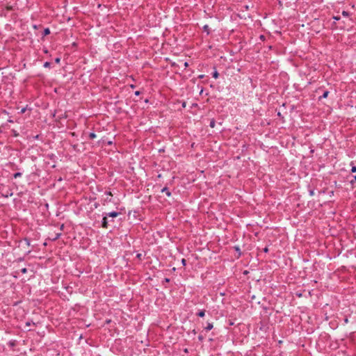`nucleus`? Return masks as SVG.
<instances>
[{
	"label": "nucleus",
	"mask_w": 356,
	"mask_h": 356,
	"mask_svg": "<svg viewBox=\"0 0 356 356\" xmlns=\"http://www.w3.org/2000/svg\"><path fill=\"white\" fill-rule=\"evenodd\" d=\"M120 214L121 213L120 212L117 211H111L109 213H104L102 222V227L103 228L107 229L109 225V222H113L114 218L118 217Z\"/></svg>",
	"instance_id": "nucleus-1"
},
{
	"label": "nucleus",
	"mask_w": 356,
	"mask_h": 356,
	"mask_svg": "<svg viewBox=\"0 0 356 356\" xmlns=\"http://www.w3.org/2000/svg\"><path fill=\"white\" fill-rule=\"evenodd\" d=\"M162 193H165L168 197L171 196V193L170 192L168 187H164L161 189Z\"/></svg>",
	"instance_id": "nucleus-2"
},
{
	"label": "nucleus",
	"mask_w": 356,
	"mask_h": 356,
	"mask_svg": "<svg viewBox=\"0 0 356 356\" xmlns=\"http://www.w3.org/2000/svg\"><path fill=\"white\" fill-rule=\"evenodd\" d=\"M329 94L328 90H325L323 92V95L318 97V100H321L322 99L327 98Z\"/></svg>",
	"instance_id": "nucleus-3"
},
{
	"label": "nucleus",
	"mask_w": 356,
	"mask_h": 356,
	"mask_svg": "<svg viewBox=\"0 0 356 356\" xmlns=\"http://www.w3.org/2000/svg\"><path fill=\"white\" fill-rule=\"evenodd\" d=\"M213 327V325L212 323H207V326L204 327L206 331H209Z\"/></svg>",
	"instance_id": "nucleus-4"
},
{
	"label": "nucleus",
	"mask_w": 356,
	"mask_h": 356,
	"mask_svg": "<svg viewBox=\"0 0 356 356\" xmlns=\"http://www.w3.org/2000/svg\"><path fill=\"white\" fill-rule=\"evenodd\" d=\"M197 315L199 316V317H204V315H205V310H200L197 313Z\"/></svg>",
	"instance_id": "nucleus-5"
},
{
	"label": "nucleus",
	"mask_w": 356,
	"mask_h": 356,
	"mask_svg": "<svg viewBox=\"0 0 356 356\" xmlns=\"http://www.w3.org/2000/svg\"><path fill=\"white\" fill-rule=\"evenodd\" d=\"M204 31L207 32V35L210 33V29L207 24L203 26Z\"/></svg>",
	"instance_id": "nucleus-6"
},
{
	"label": "nucleus",
	"mask_w": 356,
	"mask_h": 356,
	"mask_svg": "<svg viewBox=\"0 0 356 356\" xmlns=\"http://www.w3.org/2000/svg\"><path fill=\"white\" fill-rule=\"evenodd\" d=\"M50 33V30L49 28H46L44 29V31H43V35H47Z\"/></svg>",
	"instance_id": "nucleus-7"
},
{
	"label": "nucleus",
	"mask_w": 356,
	"mask_h": 356,
	"mask_svg": "<svg viewBox=\"0 0 356 356\" xmlns=\"http://www.w3.org/2000/svg\"><path fill=\"white\" fill-rule=\"evenodd\" d=\"M350 165H352V168H351V172L354 173V172H356V166L354 165L353 164V162L352 161L350 163Z\"/></svg>",
	"instance_id": "nucleus-8"
},
{
	"label": "nucleus",
	"mask_w": 356,
	"mask_h": 356,
	"mask_svg": "<svg viewBox=\"0 0 356 356\" xmlns=\"http://www.w3.org/2000/svg\"><path fill=\"white\" fill-rule=\"evenodd\" d=\"M215 124H216V121L214 119H212L211 121H210V123H209V126L211 127V128H213L215 127Z\"/></svg>",
	"instance_id": "nucleus-9"
},
{
	"label": "nucleus",
	"mask_w": 356,
	"mask_h": 356,
	"mask_svg": "<svg viewBox=\"0 0 356 356\" xmlns=\"http://www.w3.org/2000/svg\"><path fill=\"white\" fill-rule=\"evenodd\" d=\"M218 76H219V74H218V71H217V70H215V71L213 72V77L214 79H217V78H218Z\"/></svg>",
	"instance_id": "nucleus-10"
},
{
	"label": "nucleus",
	"mask_w": 356,
	"mask_h": 356,
	"mask_svg": "<svg viewBox=\"0 0 356 356\" xmlns=\"http://www.w3.org/2000/svg\"><path fill=\"white\" fill-rule=\"evenodd\" d=\"M21 176H22V173H21V172H15V173L13 175V177H14L15 179L18 178V177H20Z\"/></svg>",
	"instance_id": "nucleus-11"
},
{
	"label": "nucleus",
	"mask_w": 356,
	"mask_h": 356,
	"mask_svg": "<svg viewBox=\"0 0 356 356\" xmlns=\"http://www.w3.org/2000/svg\"><path fill=\"white\" fill-rule=\"evenodd\" d=\"M60 235H61V233H57V234H56L55 237H53L51 239L53 241H56L60 236Z\"/></svg>",
	"instance_id": "nucleus-12"
},
{
	"label": "nucleus",
	"mask_w": 356,
	"mask_h": 356,
	"mask_svg": "<svg viewBox=\"0 0 356 356\" xmlns=\"http://www.w3.org/2000/svg\"><path fill=\"white\" fill-rule=\"evenodd\" d=\"M89 138L90 139H94L96 138V134L93 132H91L90 134H89Z\"/></svg>",
	"instance_id": "nucleus-13"
},
{
	"label": "nucleus",
	"mask_w": 356,
	"mask_h": 356,
	"mask_svg": "<svg viewBox=\"0 0 356 356\" xmlns=\"http://www.w3.org/2000/svg\"><path fill=\"white\" fill-rule=\"evenodd\" d=\"M234 249L238 253V257H240L241 255V250H240L239 247L235 246Z\"/></svg>",
	"instance_id": "nucleus-14"
},
{
	"label": "nucleus",
	"mask_w": 356,
	"mask_h": 356,
	"mask_svg": "<svg viewBox=\"0 0 356 356\" xmlns=\"http://www.w3.org/2000/svg\"><path fill=\"white\" fill-rule=\"evenodd\" d=\"M51 63L49 62H45L43 65L44 67H51Z\"/></svg>",
	"instance_id": "nucleus-15"
},
{
	"label": "nucleus",
	"mask_w": 356,
	"mask_h": 356,
	"mask_svg": "<svg viewBox=\"0 0 356 356\" xmlns=\"http://www.w3.org/2000/svg\"><path fill=\"white\" fill-rule=\"evenodd\" d=\"M356 182V175L353 177V179L350 181V184L353 185Z\"/></svg>",
	"instance_id": "nucleus-16"
},
{
	"label": "nucleus",
	"mask_w": 356,
	"mask_h": 356,
	"mask_svg": "<svg viewBox=\"0 0 356 356\" xmlns=\"http://www.w3.org/2000/svg\"><path fill=\"white\" fill-rule=\"evenodd\" d=\"M24 241L26 242V244L29 246L30 245V240L28 239L27 238H24Z\"/></svg>",
	"instance_id": "nucleus-17"
},
{
	"label": "nucleus",
	"mask_w": 356,
	"mask_h": 356,
	"mask_svg": "<svg viewBox=\"0 0 356 356\" xmlns=\"http://www.w3.org/2000/svg\"><path fill=\"white\" fill-rule=\"evenodd\" d=\"M21 273H22V274H25V273H27V269H26V268H22V269H21Z\"/></svg>",
	"instance_id": "nucleus-18"
},
{
	"label": "nucleus",
	"mask_w": 356,
	"mask_h": 356,
	"mask_svg": "<svg viewBox=\"0 0 356 356\" xmlns=\"http://www.w3.org/2000/svg\"><path fill=\"white\" fill-rule=\"evenodd\" d=\"M105 194L108 196H113V194L111 193V191H106Z\"/></svg>",
	"instance_id": "nucleus-19"
},
{
	"label": "nucleus",
	"mask_w": 356,
	"mask_h": 356,
	"mask_svg": "<svg viewBox=\"0 0 356 356\" xmlns=\"http://www.w3.org/2000/svg\"><path fill=\"white\" fill-rule=\"evenodd\" d=\"M181 264L183 266H186V260L185 259H181Z\"/></svg>",
	"instance_id": "nucleus-20"
},
{
	"label": "nucleus",
	"mask_w": 356,
	"mask_h": 356,
	"mask_svg": "<svg viewBox=\"0 0 356 356\" xmlns=\"http://www.w3.org/2000/svg\"><path fill=\"white\" fill-rule=\"evenodd\" d=\"M342 15H343V16H348V15H349V14H348V12L343 10V11L342 12Z\"/></svg>",
	"instance_id": "nucleus-21"
},
{
	"label": "nucleus",
	"mask_w": 356,
	"mask_h": 356,
	"mask_svg": "<svg viewBox=\"0 0 356 356\" xmlns=\"http://www.w3.org/2000/svg\"><path fill=\"white\" fill-rule=\"evenodd\" d=\"M309 195L313 196L314 195V191L309 190Z\"/></svg>",
	"instance_id": "nucleus-22"
},
{
	"label": "nucleus",
	"mask_w": 356,
	"mask_h": 356,
	"mask_svg": "<svg viewBox=\"0 0 356 356\" xmlns=\"http://www.w3.org/2000/svg\"><path fill=\"white\" fill-rule=\"evenodd\" d=\"M198 339H199V341H203V339H204L203 336H202V335H199V336H198Z\"/></svg>",
	"instance_id": "nucleus-23"
},
{
	"label": "nucleus",
	"mask_w": 356,
	"mask_h": 356,
	"mask_svg": "<svg viewBox=\"0 0 356 356\" xmlns=\"http://www.w3.org/2000/svg\"><path fill=\"white\" fill-rule=\"evenodd\" d=\"M60 58H56L55 59V62H56V63H60Z\"/></svg>",
	"instance_id": "nucleus-24"
},
{
	"label": "nucleus",
	"mask_w": 356,
	"mask_h": 356,
	"mask_svg": "<svg viewBox=\"0 0 356 356\" xmlns=\"http://www.w3.org/2000/svg\"><path fill=\"white\" fill-rule=\"evenodd\" d=\"M134 94H135V95L138 96V95H140V91H138V90H137V91H136V92H135V93H134Z\"/></svg>",
	"instance_id": "nucleus-25"
},
{
	"label": "nucleus",
	"mask_w": 356,
	"mask_h": 356,
	"mask_svg": "<svg viewBox=\"0 0 356 356\" xmlns=\"http://www.w3.org/2000/svg\"><path fill=\"white\" fill-rule=\"evenodd\" d=\"M264 252H266V253L268 252V247L264 248Z\"/></svg>",
	"instance_id": "nucleus-26"
},
{
	"label": "nucleus",
	"mask_w": 356,
	"mask_h": 356,
	"mask_svg": "<svg viewBox=\"0 0 356 356\" xmlns=\"http://www.w3.org/2000/svg\"><path fill=\"white\" fill-rule=\"evenodd\" d=\"M333 19L336 21H338L340 19V17H333Z\"/></svg>",
	"instance_id": "nucleus-27"
},
{
	"label": "nucleus",
	"mask_w": 356,
	"mask_h": 356,
	"mask_svg": "<svg viewBox=\"0 0 356 356\" xmlns=\"http://www.w3.org/2000/svg\"><path fill=\"white\" fill-rule=\"evenodd\" d=\"M170 280L169 278H168V277L164 279V282H170Z\"/></svg>",
	"instance_id": "nucleus-28"
},
{
	"label": "nucleus",
	"mask_w": 356,
	"mask_h": 356,
	"mask_svg": "<svg viewBox=\"0 0 356 356\" xmlns=\"http://www.w3.org/2000/svg\"><path fill=\"white\" fill-rule=\"evenodd\" d=\"M344 323H348V318L347 317H346V318H344Z\"/></svg>",
	"instance_id": "nucleus-29"
},
{
	"label": "nucleus",
	"mask_w": 356,
	"mask_h": 356,
	"mask_svg": "<svg viewBox=\"0 0 356 356\" xmlns=\"http://www.w3.org/2000/svg\"><path fill=\"white\" fill-rule=\"evenodd\" d=\"M184 65L185 67H187L188 66V64L187 62H185Z\"/></svg>",
	"instance_id": "nucleus-30"
},
{
	"label": "nucleus",
	"mask_w": 356,
	"mask_h": 356,
	"mask_svg": "<svg viewBox=\"0 0 356 356\" xmlns=\"http://www.w3.org/2000/svg\"><path fill=\"white\" fill-rule=\"evenodd\" d=\"M105 201H106V202H111V199H108V197H106V198L105 199Z\"/></svg>",
	"instance_id": "nucleus-31"
},
{
	"label": "nucleus",
	"mask_w": 356,
	"mask_h": 356,
	"mask_svg": "<svg viewBox=\"0 0 356 356\" xmlns=\"http://www.w3.org/2000/svg\"><path fill=\"white\" fill-rule=\"evenodd\" d=\"M31 322H26V326H30V325H31Z\"/></svg>",
	"instance_id": "nucleus-32"
},
{
	"label": "nucleus",
	"mask_w": 356,
	"mask_h": 356,
	"mask_svg": "<svg viewBox=\"0 0 356 356\" xmlns=\"http://www.w3.org/2000/svg\"><path fill=\"white\" fill-rule=\"evenodd\" d=\"M72 147H73V149H76L77 145H74Z\"/></svg>",
	"instance_id": "nucleus-33"
},
{
	"label": "nucleus",
	"mask_w": 356,
	"mask_h": 356,
	"mask_svg": "<svg viewBox=\"0 0 356 356\" xmlns=\"http://www.w3.org/2000/svg\"><path fill=\"white\" fill-rule=\"evenodd\" d=\"M25 110H26V108H22V111H21V113H24Z\"/></svg>",
	"instance_id": "nucleus-34"
},
{
	"label": "nucleus",
	"mask_w": 356,
	"mask_h": 356,
	"mask_svg": "<svg viewBox=\"0 0 356 356\" xmlns=\"http://www.w3.org/2000/svg\"><path fill=\"white\" fill-rule=\"evenodd\" d=\"M23 260H24V258H19V259H18V261H23Z\"/></svg>",
	"instance_id": "nucleus-35"
},
{
	"label": "nucleus",
	"mask_w": 356,
	"mask_h": 356,
	"mask_svg": "<svg viewBox=\"0 0 356 356\" xmlns=\"http://www.w3.org/2000/svg\"><path fill=\"white\" fill-rule=\"evenodd\" d=\"M182 106H183V107H185V106H186V103H185V102H184V103L182 104Z\"/></svg>",
	"instance_id": "nucleus-36"
},
{
	"label": "nucleus",
	"mask_w": 356,
	"mask_h": 356,
	"mask_svg": "<svg viewBox=\"0 0 356 356\" xmlns=\"http://www.w3.org/2000/svg\"><path fill=\"white\" fill-rule=\"evenodd\" d=\"M71 134H72V136H75V133L74 132L71 133Z\"/></svg>",
	"instance_id": "nucleus-37"
},
{
	"label": "nucleus",
	"mask_w": 356,
	"mask_h": 356,
	"mask_svg": "<svg viewBox=\"0 0 356 356\" xmlns=\"http://www.w3.org/2000/svg\"><path fill=\"white\" fill-rule=\"evenodd\" d=\"M131 88H135V86L132 84V85H131Z\"/></svg>",
	"instance_id": "nucleus-38"
},
{
	"label": "nucleus",
	"mask_w": 356,
	"mask_h": 356,
	"mask_svg": "<svg viewBox=\"0 0 356 356\" xmlns=\"http://www.w3.org/2000/svg\"><path fill=\"white\" fill-rule=\"evenodd\" d=\"M38 137H39V136H38V135H37V136H35L34 138H36V139H38Z\"/></svg>",
	"instance_id": "nucleus-39"
},
{
	"label": "nucleus",
	"mask_w": 356,
	"mask_h": 356,
	"mask_svg": "<svg viewBox=\"0 0 356 356\" xmlns=\"http://www.w3.org/2000/svg\"><path fill=\"white\" fill-rule=\"evenodd\" d=\"M108 145H111V144H112V142H111V141H108Z\"/></svg>",
	"instance_id": "nucleus-40"
},
{
	"label": "nucleus",
	"mask_w": 356,
	"mask_h": 356,
	"mask_svg": "<svg viewBox=\"0 0 356 356\" xmlns=\"http://www.w3.org/2000/svg\"><path fill=\"white\" fill-rule=\"evenodd\" d=\"M63 227H64V225H62L60 226V229H63Z\"/></svg>",
	"instance_id": "nucleus-41"
},
{
	"label": "nucleus",
	"mask_w": 356,
	"mask_h": 356,
	"mask_svg": "<svg viewBox=\"0 0 356 356\" xmlns=\"http://www.w3.org/2000/svg\"><path fill=\"white\" fill-rule=\"evenodd\" d=\"M277 115L281 116V113L280 112H278Z\"/></svg>",
	"instance_id": "nucleus-42"
},
{
	"label": "nucleus",
	"mask_w": 356,
	"mask_h": 356,
	"mask_svg": "<svg viewBox=\"0 0 356 356\" xmlns=\"http://www.w3.org/2000/svg\"><path fill=\"white\" fill-rule=\"evenodd\" d=\"M203 76H204V75H200V78H202Z\"/></svg>",
	"instance_id": "nucleus-43"
}]
</instances>
